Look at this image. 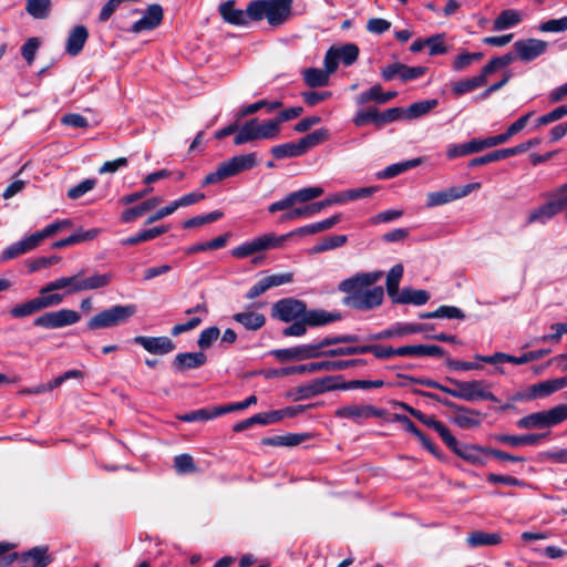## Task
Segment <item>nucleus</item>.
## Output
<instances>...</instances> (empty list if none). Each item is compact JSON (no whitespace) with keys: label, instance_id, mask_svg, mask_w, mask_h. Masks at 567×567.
Masks as SVG:
<instances>
[{"label":"nucleus","instance_id":"a19ab883","mask_svg":"<svg viewBox=\"0 0 567 567\" xmlns=\"http://www.w3.org/2000/svg\"><path fill=\"white\" fill-rule=\"evenodd\" d=\"M233 320L243 324L245 329L257 331L266 323V317L260 312L244 311L233 315Z\"/></svg>","mask_w":567,"mask_h":567},{"label":"nucleus","instance_id":"69168bd1","mask_svg":"<svg viewBox=\"0 0 567 567\" xmlns=\"http://www.w3.org/2000/svg\"><path fill=\"white\" fill-rule=\"evenodd\" d=\"M455 199H456V197L453 192V187H451L449 189L429 193L426 196V206L427 207L441 206V205L451 203Z\"/></svg>","mask_w":567,"mask_h":567},{"label":"nucleus","instance_id":"f8f14e48","mask_svg":"<svg viewBox=\"0 0 567 567\" xmlns=\"http://www.w3.org/2000/svg\"><path fill=\"white\" fill-rule=\"evenodd\" d=\"M282 245L284 237L269 233L235 247L230 250V255L235 258L241 259L262 250L279 248Z\"/></svg>","mask_w":567,"mask_h":567},{"label":"nucleus","instance_id":"b1692460","mask_svg":"<svg viewBox=\"0 0 567 567\" xmlns=\"http://www.w3.org/2000/svg\"><path fill=\"white\" fill-rule=\"evenodd\" d=\"M207 362V355L203 351L181 352L175 355L171 368L177 373H185L188 370L198 369Z\"/></svg>","mask_w":567,"mask_h":567},{"label":"nucleus","instance_id":"c9c22d12","mask_svg":"<svg viewBox=\"0 0 567 567\" xmlns=\"http://www.w3.org/2000/svg\"><path fill=\"white\" fill-rule=\"evenodd\" d=\"M310 437L309 433H288L264 437L260 443L266 446H297Z\"/></svg>","mask_w":567,"mask_h":567},{"label":"nucleus","instance_id":"09e8293b","mask_svg":"<svg viewBox=\"0 0 567 567\" xmlns=\"http://www.w3.org/2000/svg\"><path fill=\"white\" fill-rule=\"evenodd\" d=\"M522 22V16L517 10L506 9L501 11L493 22V30L501 31L509 29Z\"/></svg>","mask_w":567,"mask_h":567},{"label":"nucleus","instance_id":"e2e57ef3","mask_svg":"<svg viewBox=\"0 0 567 567\" xmlns=\"http://www.w3.org/2000/svg\"><path fill=\"white\" fill-rule=\"evenodd\" d=\"M28 556L32 560V567H47L52 563V557L49 555L48 546H35L28 550Z\"/></svg>","mask_w":567,"mask_h":567},{"label":"nucleus","instance_id":"ddd939ff","mask_svg":"<svg viewBox=\"0 0 567 567\" xmlns=\"http://www.w3.org/2000/svg\"><path fill=\"white\" fill-rule=\"evenodd\" d=\"M80 319L81 315L78 311L63 308L38 316L33 320V326L43 329H61L75 324Z\"/></svg>","mask_w":567,"mask_h":567},{"label":"nucleus","instance_id":"c03bdc74","mask_svg":"<svg viewBox=\"0 0 567 567\" xmlns=\"http://www.w3.org/2000/svg\"><path fill=\"white\" fill-rule=\"evenodd\" d=\"M256 140H260L258 118H251L246 121L240 127L238 126V133L234 137V143L235 145H243Z\"/></svg>","mask_w":567,"mask_h":567},{"label":"nucleus","instance_id":"4c0bfd02","mask_svg":"<svg viewBox=\"0 0 567 567\" xmlns=\"http://www.w3.org/2000/svg\"><path fill=\"white\" fill-rule=\"evenodd\" d=\"M430 292L423 289L415 290L411 287H404L400 296L394 299V303L402 305H414L422 306L425 305L430 300Z\"/></svg>","mask_w":567,"mask_h":567},{"label":"nucleus","instance_id":"e433bc0d","mask_svg":"<svg viewBox=\"0 0 567 567\" xmlns=\"http://www.w3.org/2000/svg\"><path fill=\"white\" fill-rule=\"evenodd\" d=\"M561 213L559 207L556 205L553 198H550L547 203L540 205L539 207L529 212L526 223H542L545 224L547 220Z\"/></svg>","mask_w":567,"mask_h":567},{"label":"nucleus","instance_id":"9d476101","mask_svg":"<svg viewBox=\"0 0 567 567\" xmlns=\"http://www.w3.org/2000/svg\"><path fill=\"white\" fill-rule=\"evenodd\" d=\"M444 380L452 385L447 386L446 394L467 402L480 401L483 388H488L484 380L461 381L451 377Z\"/></svg>","mask_w":567,"mask_h":567},{"label":"nucleus","instance_id":"13d9d810","mask_svg":"<svg viewBox=\"0 0 567 567\" xmlns=\"http://www.w3.org/2000/svg\"><path fill=\"white\" fill-rule=\"evenodd\" d=\"M514 60H516V56L514 55V52H508L502 56H495L491 59L481 70V73L483 76L487 80V78L496 72L498 69L505 68L509 65Z\"/></svg>","mask_w":567,"mask_h":567},{"label":"nucleus","instance_id":"c756f323","mask_svg":"<svg viewBox=\"0 0 567 567\" xmlns=\"http://www.w3.org/2000/svg\"><path fill=\"white\" fill-rule=\"evenodd\" d=\"M426 327L421 326L417 323H404V324H398L396 328H390L382 330L378 333L370 334L365 339L368 341H379L384 339H390L396 336H405L411 333H420L425 332Z\"/></svg>","mask_w":567,"mask_h":567},{"label":"nucleus","instance_id":"f03ea898","mask_svg":"<svg viewBox=\"0 0 567 567\" xmlns=\"http://www.w3.org/2000/svg\"><path fill=\"white\" fill-rule=\"evenodd\" d=\"M75 284V275L70 277H60L50 281L40 289L38 297L16 305L9 310V315L14 319H22L43 309L58 306L64 300V295L51 292L66 288L68 295L76 293V291L73 290Z\"/></svg>","mask_w":567,"mask_h":567},{"label":"nucleus","instance_id":"39448f33","mask_svg":"<svg viewBox=\"0 0 567 567\" xmlns=\"http://www.w3.org/2000/svg\"><path fill=\"white\" fill-rule=\"evenodd\" d=\"M412 392L415 395L436 401L440 404L447 408L449 410L454 411L456 414L452 417V422L461 429H472L481 425V421L478 420L481 412L477 410L471 409L465 405H460L433 392H427L420 389H414Z\"/></svg>","mask_w":567,"mask_h":567},{"label":"nucleus","instance_id":"c85d7f7f","mask_svg":"<svg viewBox=\"0 0 567 567\" xmlns=\"http://www.w3.org/2000/svg\"><path fill=\"white\" fill-rule=\"evenodd\" d=\"M84 270L75 274L76 284L73 287V290L76 292L86 291V290H95L101 289L110 285L112 281L111 274H94L91 277L83 278Z\"/></svg>","mask_w":567,"mask_h":567},{"label":"nucleus","instance_id":"5fc2aeb1","mask_svg":"<svg viewBox=\"0 0 567 567\" xmlns=\"http://www.w3.org/2000/svg\"><path fill=\"white\" fill-rule=\"evenodd\" d=\"M270 153L276 159L300 157L303 155L299 142H288L272 146Z\"/></svg>","mask_w":567,"mask_h":567},{"label":"nucleus","instance_id":"49530a36","mask_svg":"<svg viewBox=\"0 0 567 567\" xmlns=\"http://www.w3.org/2000/svg\"><path fill=\"white\" fill-rule=\"evenodd\" d=\"M220 408L219 406H213V408H204L190 411L188 413L178 415L177 419L182 422H199V421H208L212 419H215L217 416H220Z\"/></svg>","mask_w":567,"mask_h":567},{"label":"nucleus","instance_id":"423d86ee","mask_svg":"<svg viewBox=\"0 0 567 567\" xmlns=\"http://www.w3.org/2000/svg\"><path fill=\"white\" fill-rule=\"evenodd\" d=\"M137 311L136 305H114L93 316L86 323L89 330L107 329L120 326Z\"/></svg>","mask_w":567,"mask_h":567},{"label":"nucleus","instance_id":"680f3d73","mask_svg":"<svg viewBox=\"0 0 567 567\" xmlns=\"http://www.w3.org/2000/svg\"><path fill=\"white\" fill-rule=\"evenodd\" d=\"M174 468L179 475L190 474L198 471L193 456L188 453H183L174 457Z\"/></svg>","mask_w":567,"mask_h":567},{"label":"nucleus","instance_id":"cd10ccee","mask_svg":"<svg viewBox=\"0 0 567 567\" xmlns=\"http://www.w3.org/2000/svg\"><path fill=\"white\" fill-rule=\"evenodd\" d=\"M549 432L546 433H527L522 435L495 434L493 440L497 443L506 444L512 447L522 445H537L542 440L547 439Z\"/></svg>","mask_w":567,"mask_h":567},{"label":"nucleus","instance_id":"2f4dec72","mask_svg":"<svg viewBox=\"0 0 567 567\" xmlns=\"http://www.w3.org/2000/svg\"><path fill=\"white\" fill-rule=\"evenodd\" d=\"M445 350L436 344H408L398 348L400 357H443Z\"/></svg>","mask_w":567,"mask_h":567},{"label":"nucleus","instance_id":"6e6d98bb","mask_svg":"<svg viewBox=\"0 0 567 567\" xmlns=\"http://www.w3.org/2000/svg\"><path fill=\"white\" fill-rule=\"evenodd\" d=\"M282 105H284V103L279 100H276V101L259 100L255 103H251V104L243 107L238 112V118L255 114L256 112H258L259 110H262L264 107L267 110L268 113H271L272 111L282 107Z\"/></svg>","mask_w":567,"mask_h":567},{"label":"nucleus","instance_id":"aec40b11","mask_svg":"<svg viewBox=\"0 0 567 567\" xmlns=\"http://www.w3.org/2000/svg\"><path fill=\"white\" fill-rule=\"evenodd\" d=\"M388 415V411L384 409H378L373 405H346L341 406L336 411V416L340 419H350L357 423H360L362 419L370 417H384Z\"/></svg>","mask_w":567,"mask_h":567},{"label":"nucleus","instance_id":"473e14b6","mask_svg":"<svg viewBox=\"0 0 567 567\" xmlns=\"http://www.w3.org/2000/svg\"><path fill=\"white\" fill-rule=\"evenodd\" d=\"M305 317L310 328L328 326L342 319L341 312H330L324 309H308L307 306Z\"/></svg>","mask_w":567,"mask_h":567},{"label":"nucleus","instance_id":"58836bf2","mask_svg":"<svg viewBox=\"0 0 567 567\" xmlns=\"http://www.w3.org/2000/svg\"><path fill=\"white\" fill-rule=\"evenodd\" d=\"M439 105V101L436 99H430V100H423L419 102L412 103L409 107L403 109L400 107L401 118H419L429 112H431L433 109H435Z\"/></svg>","mask_w":567,"mask_h":567},{"label":"nucleus","instance_id":"ea45409f","mask_svg":"<svg viewBox=\"0 0 567 567\" xmlns=\"http://www.w3.org/2000/svg\"><path fill=\"white\" fill-rule=\"evenodd\" d=\"M466 542L472 548L495 546L502 543V536L498 533L474 530L468 534Z\"/></svg>","mask_w":567,"mask_h":567},{"label":"nucleus","instance_id":"a211bd4d","mask_svg":"<svg viewBox=\"0 0 567 567\" xmlns=\"http://www.w3.org/2000/svg\"><path fill=\"white\" fill-rule=\"evenodd\" d=\"M426 72V66H409L401 62H394L382 69L381 76L384 81H392L398 76L402 82H409L423 76Z\"/></svg>","mask_w":567,"mask_h":567},{"label":"nucleus","instance_id":"7c9ffc66","mask_svg":"<svg viewBox=\"0 0 567 567\" xmlns=\"http://www.w3.org/2000/svg\"><path fill=\"white\" fill-rule=\"evenodd\" d=\"M89 39V31L85 25H75L66 39L65 52L70 56L79 55Z\"/></svg>","mask_w":567,"mask_h":567},{"label":"nucleus","instance_id":"1a4fd4ad","mask_svg":"<svg viewBox=\"0 0 567 567\" xmlns=\"http://www.w3.org/2000/svg\"><path fill=\"white\" fill-rule=\"evenodd\" d=\"M341 379V375H328L313 379L308 384L295 388L292 392L289 393V396H292L295 401H300L311 399L328 391L338 390V381Z\"/></svg>","mask_w":567,"mask_h":567},{"label":"nucleus","instance_id":"0eeeda50","mask_svg":"<svg viewBox=\"0 0 567 567\" xmlns=\"http://www.w3.org/2000/svg\"><path fill=\"white\" fill-rule=\"evenodd\" d=\"M567 420V405L559 404L546 411L530 413L519 419L516 425L523 430L553 427Z\"/></svg>","mask_w":567,"mask_h":567},{"label":"nucleus","instance_id":"774afa93","mask_svg":"<svg viewBox=\"0 0 567 567\" xmlns=\"http://www.w3.org/2000/svg\"><path fill=\"white\" fill-rule=\"evenodd\" d=\"M40 45V39L37 37H32L29 38L21 47V55L29 66L33 64Z\"/></svg>","mask_w":567,"mask_h":567},{"label":"nucleus","instance_id":"412c9836","mask_svg":"<svg viewBox=\"0 0 567 567\" xmlns=\"http://www.w3.org/2000/svg\"><path fill=\"white\" fill-rule=\"evenodd\" d=\"M133 342L143 347L148 353L165 355L173 352L176 349L175 342L166 336L161 337H147L136 336Z\"/></svg>","mask_w":567,"mask_h":567},{"label":"nucleus","instance_id":"6e6552de","mask_svg":"<svg viewBox=\"0 0 567 567\" xmlns=\"http://www.w3.org/2000/svg\"><path fill=\"white\" fill-rule=\"evenodd\" d=\"M401 113L400 106L386 109L383 112H380L375 106H368L357 111L352 122L357 127L373 124L378 130H380L386 124L400 120Z\"/></svg>","mask_w":567,"mask_h":567},{"label":"nucleus","instance_id":"de8ad7c7","mask_svg":"<svg viewBox=\"0 0 567 567\" xmlns=\"http://www.w3.org/2000/svg\"><path fill=\"white\" fill-rule=\"evenodd\" d=\"M486 82L487 80L480 72V74L476 76L454 82L452 84V92L455 96L458 97L463 94H466L483 86L484 84H486Z\"/></svg>","mask_w":567,"mask_h":567},{"label":"nucleus","instance_id":"4d7b16f0","mask_svg":"<svg viewBox=\"0 0 567 567\" xmlns=\"http://www.w3.org/2000/svg\"><path fill=\"white\" fill-rule=\"evenodd\" d=\"M561 390L558 383L557 378L546 380L539 383H535L530 385V396L536 399H543L546 396H549L550 394L555 393L556 391Z\"/></svg>","mask_w":567,"mask_h":567},{"label":"nucleus","instance_id":"f704fd0d","mask_svg":"<svg viewBox=\"0 0 567 567\" xmlns=\"http://www.w3.org/2000/svg\"><path fill=\"white\" fill-rule=\"evenodd\" d=\"M489 450L491 447L477 444H465L457 456L472 465H485L486 456H489Z\"/></svg>","mask_w":567,"mask_h":567},{"label":"nucleus","instance_id":"f3484780","mask_svg":"<svg viewBox=\"0 0 567 567\" xmlns=\"http://www.w3.org/2000/svg\"><path fill=\"white\" fill-rule=\"evenodd\" d=\"M364 359L323 360L298 365V374L315 373L319 371H341L353 367L365 365Z\"/></svg>","mask_w":567,"mask_h":567},{"label":"nucleus","instance_id":"052dcab7","mask_svg":"<svg viewBox=\"0 0 567 567\" xmlns=\"http://www.w3.org/2000/svg\"><path fill=\"white\" fill-rule=\"evenodd\" d=\"M223 216H224V213L219 212V210L210 212L206 215L195 216L189 219H186L183 223V228L190 229V228L200 227V226H204L207 224H212V223L219 220Z\"/></svg>","mask_w":567,"mask_h":567},{"label":"nucleus","instance_id":"dca6fc26","mask_svg":"<svg viewBox=\"0 0 567 567\" xmlns=\"http://www.w3.org/2000/svg\"><path fill=\"white\" fill-rule=\"evenodd\" d=\"M323 188L319 186L305 187L287 194L281 200L275 202L268 206V212L275 214L288 209L297 203H308L323 194Z\"/></svg>","mask_w":567,"mask_h":567},{"label":"nucleus","instance_id":"2eb2a0df","mask_svg":"<svg viewBox=\"0 0 567 567\" xmlns=\"http://www.w3.org/2000/svg\"><path fill=\"white\" fill-rule=\"evenodd\" d=\"M323 188L319 186L305 187L287 194L281 200L275 202L268 206V212L275 214L288 209L297 203H308L323 194Z\"/></svg>","mask_w":567,"mask_h":567},{"label":"nucleus","instance_id":"9b49d317","mask_svg":"<svg viewBox=\"0 0 567 567\" xmlns=\"http://www.w3.org/2000/svg\"><path fill=\"white\" fill-rule=\"evenodd\" d=\"M360 54L359 47L355 43H346L342 45H331L326 52L323 64L328 72H336L339 62L350 66L357 62Z\"/></svg>","mask_w":567,"mask_h":567},{"label":"nucleus","instance_id":"0e129e2a","mask_svg":"<svg viewBox=\"0 0 567 567\" xmlns=\"http://www.w3.org/2000/svg\"><path fill=\"white\" fill-rule=\"evenodd\" d=\"M51 0H27L25 10L35 19H45L50 13Z\"/></svg>","mask_w":567,"mask_h":567},{"label":"nucleus","instance_id":"a18cd8bd","mask_svg":"<svg viewBox=\"0 0 567 567\" xmlns=\"http://www.w3.org/2000/svg\"><path fill=\"white\" fill-rule=\"evenodd\" d=\"M422 163V158H412L405 162H400L395 164L389 165L385 169L377 173V177L379 179H390L393 178L411 168L419 166Z\"/></svg>","mask_w":567,"mask_h":567},{"label":"nucleus","instance_id":"37998d69","mask_svg":"<svg viewBox=\"0 0 567 567\" xmlns=\"http://www.w3.org/2000/svg\"><path fill=\"white\" fill-rule=\"evenodd\" d=\"M99 233L100 230L96 228H92L89 230H83L82 228H80L76 233L68 236L66 238H62L60 240L54 241L52 244V248L61 249L86 240H92L97 236Z\"/></svg>","mask_w":567,"mask_h":567},{"label":"nucleus","instance_id":"3c124183","mask_svg":"<svg viewBox=\"0 0 567 567\" xmlns=\"http://www.w3.org/2000/svg\"><path fill=\"white\" fill-rule=\"evenodd\" d=\"M348 241L347 235H331L323 237L318 244H316L311 249L310 254H321L328 250L337 249L344 246Z\"/></svg>","mask_w":567,"mask_h":567},{"label":"nucleus","instance_id":"bb28decb","mask_svg":"<svg viewBox=\"0 0 567 567\" xmlns=\"http://www.w3.org/2000/svg\"><path fill=\"white\" fill-rule=\"evenodd\" d=\"M342 219L341 214H336L327 219H323L321 221H317L313 224H309L306 226L298 227L293 230H291L288 234L281 235L280 237H284V243L293 236H307V235H313L320 231L328 230L336 226L338 223H340Z\"/></svg>","mask_w":567,"mask_h":567},{"label":"nucleus","instance_id":"79ce46f5","mask_svg":"<svg viewBox=\"0 0 567 567\" xmlns=\"http://www.w3.org/2000/svg\"><path fill=\"white\" fill-rule=\"evenodd\" d=\"M169 229V226H157L148 229H144L138 231L137 234L126 237L121 240V244L123 246H134L138 245L144 241H148L152 239L157 238L158 236L167 233Z\"/></svg>","mask_w":567,"mask_h":567},{"label":"nucleus","instance_id":"bf43d9fd","mask_svg":"<svg viewBox=\"0 0 567 567\" xmlns=\"http://www.w3.org/2000/svg\"><path fill=\"white\" fill-rule=\"evenodd\" d=\"M320 212H321V208H320L319 202H315V203L308 204L302 207L292 208L291 210L285 213L281 216L280 220L287 221V220H293V219L301 218V217H310Z\"/></svg>","mask_w":567,"mask_h":567},{"label":"nucleus","instance_id":"5701e85b","mask_svg":"<svg viewBox=\"0 0 567 567\" xmlns=\"http://www.w3.org/2000/svg\"><path fill=\"white\" fill-rule=\"evenodd\" d=\"M293 280L292 272L275 274L254 284L246 293L247 299H255L272 287L290 284Z\"/></svg>","mask_w":567,"mask_h":567},{"label":"nucleus","instance_id":"603ef678","mask_svg":"<svg viewBox=\"0 0 567 567\" xmlns=\"http://www.w3.org/2000/svg\"><path fill=\"white\" fill-rule=\"evenodd\" d=\"M333 72H328V69L320 70L317 68H308L303 71V81L309 87H320L329 83V75Z\"/></svg>","mask_w":567,"mask_h":567},{"label":"nucleus","instance_id":"72a5a7b5","mask_svg":"<svg viewBox=\"0 0 567 567\" xmlns=\"http://www.w3.org/2000/svg\"><path fill=\"white\" fill-rule=\"evenodd\" d=\"M278 417H279V415L277 414L276 410L269 411V412L257 413L246 420H243V421L236 423L233 426V431L236 433H239V432H243L256 424H259V425L275 424V423L279 422Z\"/></svg>","mask_w":567,"mask_h":567},{"label":"nucleus","instance_id":"20e7f679","mask_svg":"<svg viewBox=\"0 0 567 567\" xmlns=\"http://www.w3.org/2000/svg\"><path fill=\"white\" fill-rule=\"evenodd\" d=\"M292 3L293 0H254L250 1L249 12L254 21L266 18L269 25L279 27L290 18Z\"/></svg>","mask_w":567,"mask_h":567},{"label":"nucleus","instance_id":"4468645a","mask_svg":"<svg viewBox=\"0 0 567 567\" xmlns=\"http://www.w3.org/2000/svg\"><path fill=\"white\" fill-rule=\"evenodd\" d=\"M306 306L303 300L292 297L282 298L272 303L270 316L272 319L288 323L303 316Z\"/></svg>","mask_w":567,"mask_h":567},{"label":"nucleus","instance_id":"338daca9","mask_svg":"<svg viewBox=\"0 0 567 567\" xmlns=\"http://www.w3.org/2000/svg\"><path fill=\"white\" fill-rule=\"evenodd\" d=\"M382 92L383 89L381 84L377 83L372 85L369 90L361 92L355 97V103L358 105H364L369 102H375L377 104H382Z\"/></svg>","mask_w":567,"mask_h":567},{"label":"nucleus","instance_id":"6ab92c4d","mask_svg":"<svg viewBox=\"0 0 567 567\" xmlns=\"http://www.w3.org/2000/svg\"><path fill=\"white\" fill-rule=\"evenodd\" d=\"M513 48L516 59H519L522 62H530L546 52L548 42L540 39L529 38L526 40H517Z\"/></svg>","mask_w":567,"mask_h":567},{"label":"nucleus","instance_id":"864d4df0","mask_svg":"<svg viewBox=\"0 0 567 567\" xmlns=\"http://www.w3.org/2000/svg\"><path fill=\"white\" fill-rule=\"evenodd\" d=\"M403 276V266L401 264L394 265L386 276V292L392 302L400 296L399 286Z\"/></svg>","mask_w":567,"mask_h":567},{"label":"nucleus","instance_id":"8fccbe9b","mask_svg":"<svg viewBox=\"0 0 567 567\" xmlns=\"http://www.w3.org/2000/svg\"><path fill=\"white\" fill-rule=\"evenodd\" d=\"M330 137V131L326 127H320L306 136L301 137L298 142L302 150L303 155L312 147L328 141Z\"/></svg>","mask_w":567,"mask_h":567},{"label":"nucleus","instance_id":"393cba45","mask_svg":"<svg viewBox=\"0 0 567 567\" xmlns=\"http://www.w3.org/2000/svg\"><path fill=\"white\" fill-rule=\"evenodd\" d=\"M221 165L229 178L243 172L255 168L258 165L257 154L248 153L237 155L229 158L228 161L221 162Z\"/></svg>","mask_w":567,"mask_h":567},{"label":"nucleus","instance_id":"a878e982","mask_svg":"<svg viewBox=\"0 0 567 567\" xmlns=\"http://www.w3.org/2000/svg\"><path fill=\"white\" fill-rule=\"evenodd\" d=\"M164 18V11L162 6L157 3L150 4L144 16L133 23L131 31L133 33H140L145 30H154L157 28Z\"/></svg>","mask_w":567,"mask_h":567},{"label":"nucleus","instance_id":"7ed1b4c3","mask_svg":"<svg viewBox=\"0 0 567 567\" xmlns=\"http://www.w3.org/2000/svg\"><path fill=\"white\" fill-rule=\"evenodd\" d=\"M359 341L360 337L351 333L329 336L315 344H300L291 348L274 349L270 350L268 354L275 357L280 362L305 361L320 358V349L343 343H357Z\"/></svg>","mask_w":567,"mask_h":567},{"label":"nucleus","instance_id":"f257e3e1","mask_svg":"<svg viewBox=\"0 0 567 567\" xmlns=\"http://www.w3.org/2000/svg\"><path fill=\"white\" fill-rule=\"evenodd\" d=\"M383 276V271L357 272L343 279L338 285V290L346 293L341 303L346 307L369 311L380 307L384 299L382 286H374Z\"/></svg>","mask_w":567,"mask_h":567},{"label":"nucleus","instance_id":"4be33fe9","mask_svg":"<svg viewBox=\"0 0 567 567\" xmlns=\"http://www.w3.org/2000/svg\"><path fill=\"white\" fill-rule=\"evenodd\" d=\"M249 10L250 2L247 4L246 10L237 9L234 0H228L219 6V13L224 21L237 27H246L250 21H254V16Z\"/></svg>","mask_w":567,"mask_h":567}]
</instances>
